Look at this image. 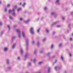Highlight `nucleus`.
<instances>
[{
  "mask_svg": "<svg viewBox=\"0 0 73 73\" xmlns=\"http://www.w3.org/2000/svg\"><path fill=\"white\" fill-rule=\"evenodd\" d=\"M11 66H8L7 68V70H10L11 69Z\"/></svg>",
  "mask_w": 73,
  "mask_h": 73,
  "instance_id": "17",
  "label": "nucleus"
},
{
  "mask_svg": "<svg viewBox=\"0 0 73 73\" xmlns=\"http://www.w3.org/2000/svg\"><path fill=\"white\" fill-rule=\"evenodd\" d=\"M51 69V67H48L47 68L48 72V73H50V70Z\"/></svg>",
  "mask_w": 73,
  "mask_h": 73,
  "instance_id": "11",
  "label": "nucleus"
},
{
  "mask_svg": "<svg viewBox=\"0 0 73 73\" xmlns=\"http://www.w3.org/2000/svg\"><path fill=\"white\" fill-rule=\"evenodd\" d=\"M62 68V66L61 65L59 66H56L55 68V69L56 70H57V69H61Z\"/></svg>",
  "mask_w": 73,
  "mask_h": 73,
  "instance_id": "3",
  "label": "nucleus"
},
{
  "mask_svg": "<svg viewBox=\"0 0 73 73\" xmlns=\"http://www.w3.org/2000/svg\"><path fill=\"white\" fill-rule=\"evenodd\" d=\"M70 41H72V38H70Z\"/></svg>",
  "mask_w": 73,
  "mask_h": 73,
  "instance_id": "53",
  "label": "nucleus"
},
{
  "mask_svg": "<svg viewBox=\"0 0 73 73\" xmlns=\"http://www.w3.org/2000/svg\"><path fill=\"white\" fill-rule=\"evenodd\" d=\"M21 9V8H18V9H17V12H19V11H20Z\"/></svg>",
  "mask_w": 73,
  "mask_h": 73,
  "instance_id": "21",
  "label": "nucleus"
},
{
  "mask_svg": "<svg viewBox=\"0 0 73 73\" xmlns=\"http://www.w3.org/2000/svg\"><path fill=\"white\" fill-rule=\"evenodd\" d=\"M40 28L38 29L37 31V32H39V31H40Z\"/></svg>",
  "mask_w": 73,
  "mask_h": 73,
  "instance_id": "39",
  "label": "nucleus"
},
{
  "mask_svg": "<svg viewBox=\"0 0 73 73\" xmlns=\"http://www.w3.org/2000/svg\"><path fill=\"white\" fill-rule=\"evenodd\" d=\"M61 58L62 60V61H64V58H63V57L62 56H61Z\"/></svg>",
  "mask_w": 73,
  "mask_h": 73,
  "instance_id": "28",
  "label": "nucleus"
},
{
  "mask_svg": "<svg viewBox=\"0 0 73 73\" xmlns=\"http://www.w3.org/2000/svg\"><path fill=\"white\" fill-rule=\"evenodd\" d=\"M25 13H27V11H25Z\"/></svg>",
  "mask_w": 73,
  "mask_h": 73,
  "instance_id": "51",
  "label": "nucleus"
},
{
  "mask_svg": "<svg viewBox=\"0 0 73 73\" xmlns=\"http://www.w3.org/2000/svg\"><path fill=\"white\" fill-rule=\"evenodd\" d=\"M26 73H29L28 72H26Z\"/></svg>",
  "mask_w": 73,
  "mask_h": 73,
  "instance_id": "63",
  "label": "nucleus"
},
{
  "mask_svg": "<svg viewBox=\"0 0 73 73\" xmlns=\"http://www.w3.org/2000/svg\"><path fill=\"white\" fill-rule=\"evenodd\" d=\"M46 33H49V30L48 29H46Z\"/></svg>",
  "mask_w": 73,
  "mask_h": 73,
  "instance_id": "26",
  "label": "nucleus"
},
{
  "mask_svg": "<svg viewBox=\"0 0 73 73\" xmlns=\"http://www.w3.org/2000/svg\"><path fill=\"white\" fill-rule=\"evenodd\" d=\"M6 62L7 65H9V60L8 59H7Z\"/></svg>",
  "mask_w": 73,
  "mask_h": 73,
  "instance_id": "12",
  "label": "nucleus"
},
{
  "mask_svg": "<svg viewBox=\"0 0 73 73\" xmlns=\"http://www.w3.org/2000/svg\"><path fill=\"white\" fill-rule=\"evenodd\" d=\"M26 3H25L22 5V6H23V7H25V6L26 5Z\"/></svg>",
  "mask_w": 73,
  "mask_h": 73,
  "instance_id": "24",
  "label": "nucleus"
},
{
  "mask_svg": "<svg viewBox=\"0 0 73 73\" xmlns=\"http://www.w3.org/2000/svg\"><path fill=\"white\" fill-rule=\"evenodd\" d=\"M59 47H61V44H60L59 45Z\"/></svg>",
  "mask_w": 73,
  "mask_h": 73,
  "instance_id": "49",
  "label": "nucleus"
},
{
  "mask_svg": "<svg viewBox=\"0 0 73 73\" xmlns=\"http://www.w3.org/2000/svg\"><path fill=\"white\" fill-rule=\"evenodd\" d=\"M7 11V8H6L5 10V12H6Z\"/></svg>",
  "mask_w": 73,
  "mask_h": 73,
  "instance_id": "38",
  "label": "nucleus"
},
{
  "mask_svg": "<svg viewBox=\"0 0 73 73\" xmlns=\"http://www.w3.org/2000/svg\"><path fill=\"white\" fill-rule=\"evenodd\" d=\"M35 40L33 41L32 44H35Z\"/></svg>",
  "mask_w": 73,
  "mask_h": 73,
  "instance_id": "43",
  "label": "nucleus"
},
{
  "mask_svg": "<svg viewBox=\"0 0 73 73\" xmlns=\"http://www.w3.org/2000/svg\"><path fill=\"white\" fill-rule=\"evenodd\" d=\"M69 56H70V57H72V54H70Z\"/></svg>",
  "mask_w": 73,
  "mask_h": 73,
  "instance_id": "50",
  "label": "nucleus"
},
{
  "mask_svg": "<svg viewBox=\"0 0 73 73\" xmlns=\"http://www.w3.org/2000/svg\"><path fill=\"white\" fill-rule=\"evenodd\" d=\"M44 52V50H42L40 51V53H42Z\"/></svg>",
  "mask_w": 73,
  "mask_h": 73,
  "instance_id": "30",
  "label": "nucleus"
},
{
  "mask_svg": "<svg viewBox=\"0 0 73 73\" xmlns=\"http://www.w3.org/2000/svg\"><path fill=\"white\" fill-rule=\"evenodd\" d=\"M46 38H44L43 39V42H45V40H46Z\"/></svg>",
  "mask_w": 73,
  "mask_h": 73,
  "instance_id": "23",
  "label": "nucleus"
},
{
  "mask_svg": "<svg viewBox=\"0 0 73 73\" xmlns=\"http://www.w3.org/2000/svg\"><path fill=\"white\" fill-rule=\"evenodd\" d=\"M3 34V31H1L0 34V36L1 37L2 36V35Z\"/></svg>",
  "mask_w": 73,
  "mask_h": 73,
  "instance_id": "25",
  "label": "nucleus"
},
{
  "mask_svg": "<svg viewBox=\"0 0 73 73\" xmlns=\"http://www.w3.org/2000/svg\"><path fill=\"white\" fill-rule=\"evenodd\" d=\"M14 8L15 9H17V6H15Z\"/></svg>",
  "mask_w": 73,
  "mask_h": 73,
  "instance_id": "41",
  "label": "nucleus"
},
{
  "mask_svg": "<svg viewBox=\"0 0 73 73\" xmlns=\"http://www.w3.org/2000/svg\"><path fill=\"white\" fill-rule=\"evenodd\" d=\"M7 7H10V4H8L7 5Z\"/></svg>",
  "mask_w": 73,
  "mask_h": 73,
  "instance_id": "42",
  "label": "nucleus"
},
{
  "mask_svg": "<svg viewBox=\"0 0 73 73\" xmlns=\"http://www.w3.org/2000/svg\"><path fill=\"white\" fill-rule=\"evenodd\" d=\"M33 61L34 64H35V63H36V59H34Z\"/></svg>",
  "mask_w": 73,
  "mask_h": 73,
  "instance_id": "27",
  "label": "nucleus"
},
{
  "mask_svg": "<svg viewBox=\"0 0 73 73\" xmlns=\"http://www.w3.org/2000/svg\"><path fill=\"white\" fill-rule=\"evenodd\" d=\"M16 31L19 33L18 35L19 38H21V35H20V33H21L20 32V29H17Z\"/></svg>",
  "mask_w": 73,
  "mask_h": 73,
  "instance_id": "4",
  "label": "nucleus"
},
{
  "mask_svg": "<svg viewBox=\"0 0 73 73\" xmlns=\"http://www.w3.org/2000/svg\"><path fill=\"white\" fill-rule=\"evenodd\" d=\"M16 27V25H14V28H15V27Z\"/></svg>",
  "mask_w": 73,
  "mask_h": 73,
  "instance_id": "52",
  "label": "nucleus"
},
{
  "mask_svg": "<svg viewBox=\"0 0 73 73\" xmlns=\"http://www.w3.org/2000/svg\"><path fill=\"white\" fill-rule=\"evenodd\" d=\"M28 53H27L25 54V60H26V59H27V58H28Z\"/></svg>",
  "mask_w": 73,
  "mask_h": 73,
  "instance_id": "7",
  "label": "nucleus"
},
{
  "mask_svg": "<svg viewBox=\"0 0 73 73\" xmlns=\"http://www.w3.org/2000/svg\"><path fill=\"white\" fill-rule=\"evenodd\" d=\"M55 33H56V32L55 31H54L52 32V35H54V34H55Z\"/></svg>",
  "mask_w": 73,
  "mask_h": 73,
  "instance_id": "33",
  "label": "nucleus"
},
{
  "mask_svg": "<svg viewBox=\"0 0 73 73\" xmlns=\"http://www.w3.org/2000/svg\"><path fill=\"white\" fill-rule=\"evenodd\" d=\"M50 54H51V52H48L46 54V55L47 56H49Z\"/></svg>",
  "mask_w": 73,
  "mask_h": 73,
  "instance_id": "20",
  "label": "nucleus"
},
{
  "mask_svg": "<svg viewBox=\"0 0 73 73\" xmlns=\"http://www.w3.org/2000/svg\"><path fill=\"white\" fill-rule=\"evenodd\" d=\"M22 34L23 36V38H25V32L24 31H23L22 32Z\"/></svg>",
  "mask_w": 73,
  "mask_h": 73,
  "instance_id": "9",
  "label": "nucleus"
},
{
  "mask_svg": "<svg viewBox=\"0 0 73 73\" xmlns=\"http://www.w3.org/2000/svg\"><path fill=\"white\" fill-rule=\"evenodd\" d=\"M57 23V22H54L52 24V25H56Z\"/></svg>",
  "mask_w": 73,
  "mask_h": 73,
  "instance_id": "18",
  "label": "nucleus"
},
{
  "mask_svg": "<svg viewBox=\"0 0 73 73\" xmlns=\"http://www.w3.org/2000/svg\"><path fill=\"white\" fill-rule=\"evenodd\" d=\"M28 65V66H31V63L29 62Z\"/></svg>",
  "mask_w": 73,
  "mask_h": 73,
  "instance_id": "29",
  "label": "nucleus"
},
{
  "mask_svg": "<svg viewBox=\"0 0 73 73\" xmlns=\"http://www.w3.org/2000/svg\"><path fill=\"white\" fill-rule=\"evenodd\" d=\"M8 50V48H4V50L5 52H6Z\"/></svg>",
  "mask_w": 73,
  "mask_h": 73,
  "instance_id": "22",
  "label": "nucleus"
},
{
  "mask_svg": "<svg viewBox=\"0 0 73 73\" xmlns=\"http://www.w3.org/2000/svg\"><path fill=\"white\" fill-rule=\"evenodd\" d=\"M43 19V17H42L41 18V20H42Z\"/></svg>",
  "mask_w": 73,
  "mask_h": 73,
  "instance_id": "56",
  "label": "nucleus"
},
{
  "mask_svg": "<svg viewBox=\"0 0 73 73\" xmlns=\"http://www.w3.org/2000/svg\"><path fill=\"white\" fill-rule=\"evenodd\" d=\"M51 15L52 16H54V17H57V15H56V13L54 12L52 13H51Z\"/></svg>",
  "mask_w": 73,
  "mask_h": 73,
  "instance_id": "6",
  "label": "nucleus"
},
{
  "mask_svg": "<svg viewBox=\"0 0 73 73\" xmlns=\"http://www.w3.org/2000/svg\"><path fill=\"white\" fill-rule=\"evenodd\" d=\"M54 46V45L53 44H52L51 47V49H53V48Z\"/></svg>",
  "mask_w": 73,
  "mask_h": 73,
  "instance_id": "32",
  "label": "nucleus"
},
{
  "mask_svg": "<svg viewBox=\"0 0 73 73\" xmlns=\"http://www.w3.org/2000/svg\"><path fill=\"white\" fill-rule=\"evenodd\" d=\"M38 20H39V18H38L36 20V21H38Z\"/></svg>",
  "mask_w": 73,
  "mask_h": 73,
  "instance_id": "48",
  "label": "nucleus"
},
{
  "mask_svg": "<svg viewBox=\"0 0 73 73\" xmlns=\"http://www.w3.org/2000/svg\"><path fill=\"white\" fill-rule=\"evenodd\" d=\"M56 57V56H53L52 58H55V57Z\"/></svg>",
  "mask_w": 73,
  "mask_h": 73,
  "instance_id": "46",
  "label": "nucleus"
},
{
  "mask_svg": "<svg viewBox=\"0 0 73 73\" xmlns=\"http://www.w3.org/2000/svg\"><path fill=\"white\" fill-rule=\"evenodd\" d=\"M43 64V62H38V64L39 65H41V64Z\"/></svg>",
  "mask_w": 73,
  "mask_h": 73,
  "instance_id": "19",
  "label": "nucleus"
},
{
  "mask_svg": "<svg viewBox=\"0 0 73 73\" xmlns=\"http://www.w3.org/2000/svg\"><path fill=\"white\" fill-rule=\"evenodd\" d=\"M61 27V26L60 25H58L56 26V27H57V28H59V27Z\"/></svg>",
  "mask_w": 73,
  "mask_h": 73,
  "instance_id": "36",
  "label": "nucleus"
},
{
  "mask_svg": "<svg viewBox=\"0 0 73 73\" xmlns=\"http://www.w3.org/2000/svg\"><path fill=\"white\" fill-rule=\"evenodd\" d=\"M18 59L19 60H20V57H18Z\"/></svg>",
  "mask_w": 73,
  "mask_h": 73,
  "instance_id": "47",
  "label": "nucleus"
},
{
  "mask_svg": "<svg viewBox=\"0 0 73 73\" xmlns=\"http://www.w3.org/2000/svg\"><path fill=\"white\" fill-rule=\"evenodd\" d=\"M37 45L38 46H39V42H37Z\"/></svg>",
  "mask_w": 73,
  "mask_h": 73,
  "instance_id": "37",
  "label": "nucleus"
},
{
  "mask_svg": "<svg viewBox=\"0 0 73 73\" xmlns=\"http://www.w3.org/2000/svg\"><path fill=\"white\" fill-rule=\"evenodd\" d=\"M20 21H22L23 20V18H21L20 19Z\"/></svg>",
  "mask_w": 73,
  "mask_h": 73,
  "instance_id": "40",
  "label": "nucleus"
},
{
  "mask_svg": "<svg viewBox=\"0 0 73 73\" xmlns=\"http://www.w3.org/2000/svg\"><path fill=\"white\" fill-rule=\"evenodd\" d=\"M20 5H22L21 3H20Z\"/></svg>",
  "mask_w": 73,
  "mask_h": 73,
  "instance_id": "60",
  "label": "nucleus"
},
{
  "mask_svg": "<svg viewBox=\"0 0 73 73\" xmlns=\"http://www.w3.org/2000/svg\"><path fill=\"white\" fill-rule=\"evenodd\" d=\"M56 4H60V3H59V0H56Z\"/></svg>",
  "mask_w": 73,
  "mask_h": 73,
  "instance_id": "14",
  "label": "nucleus"
},
{
  "mask_svg": "<svg viewBox=\"0 0 73 73\" xmlns=\"http://www.w3.org/2000/svg\"><path fill=\"white\" fill-rule=\"evenodd\" d=\"M15 38H16V36H13L12 38V41H13V40H15Z\"/></svg>",
  "mask_w": 73,
  "mask_h": 73,
  "instance_id": "16",
  "label": "nucleus"
},
{
  "mask_svg": "<svg viewBox=\"0 0 73 73\" xmlns=\"http://www.w3.org/2000/svg\"><path fill=\"white\" fill-rule=\"evenodd\" d=\"M70 27V24H69L68 25V27Z\"/></svg>",
  "mask_w": 73,
  "mask_h": 73,
  "instance_id": "55",
  "label": "nucleus"
},
{
  "mask_svg": "<svg viewBox=\"0 0 73 73\" xmlns=\"http://www.w3.org/2000/svg\"><path fill=\"white\" fill-rule=\"evenodd\" d=\"M72 36H73V33L72 34Z\"/></svg>",
  "mask_w": 73,
  "mask_h": 73,
  "instance_id": "64",
  "label": "nucleus"
},
{
  "mask_svg": "<svg viewBox=\"0 0 73 73\" xmlns=\"http://www.w3.org/2000/svg\"><path fill=\"white\" fill-rule=\"evenodd\" d=\"M64 73H67L66 71H65Z\"/></svg>",
  "mask_w": 73,
  "mask_h": 73,
  "instance_id": "62",
  "label": "nucleus"
},
{
  "mask_svg": "<svg viewBox=\"0 0 73 73\" xmlns=\"http://www.w3.org/2000/svg\"><path fill=\"white\" fill-rule=\"evenodd\" d=\"M8 28L9 29V30L10 29H11V28H10V27H9V26L8 25Z\"/></svg>",
  "mask_w": 73,
  "mask_h": 73,
  "instance_id": "44",
  "label": "nucleus"
},
{
  "mask_svg": "<svg viewBox=\"0 0 73 73\" xmlns=\"http://www.w3.org/2000/svg\"><path fill=\"white\" fill-rule=\"evenodd\" d=\"M57 60H56L53 63V64H55V63H57Z\"/></svg>",
  "mask_w": 73,
  "mask_h": 73,
  "instance_id": "35",
  "label": "nucleus"
},
{
  "mask_svg": "<svg viewBox=\"0 0 73 73\" xmlns=\"http://www.w3.org/2000/svg\"><path fill=\"white\" fill-rule=\"evenodd\" d=\"M16 45V43H15L13 45L12 49H14Z\"/></svg>",
  "mask_w": 73,
  "mask_h": 73,
  "instance_id": "15",
  "label": "nucleus"
},
{
  "mask_svg": "<svg viewBox=\"0 0 73 73\" xmlns=\"http://www.w3.org/2000/svg\"><path fill=\"white\" fill-rule=\"evenodd\" d=\"M28 44H29V39L28 38L26 39V45L27 46L26 49L27 50L28 48Z\"/></svg>",
  "mask_w": 73,
  "mask_h": 73,
  "instance_id": "2",
  "label": "nucleus"
},
{
  "mask_svg": "<svg viewBox=\"0 0 73 73\" xmlns=\"http://www.w3.org/2000/svg\"><path fill=\"white\" fill-rule=\"evenodd\" d=\"M0 4H1V1H0Z\"/></svg>",
  "mask_w": 73,
  "mask_h": 73,
  "instance_id": "59",
  "label": "nucleus"
},
{
  "mask_svg": "<svg viewBox=\"0 0 73 73\" xmlns=\"http://www.w3.org/2000/svg\"><path fill=\"white\" fill-rule=\"evenodd\" d=\"M29 21H30V19H28L27 21H25L24 22L25 24H28L29 22Z\"/></svg>",
  "mask_w": 73,
  "mask_h": 73,
  "instance_id": "8",
  "label": "nucleus"
},
{
  "mask_svg": "<svg viewBox=\"0 0 73 73\" xmlns=\"http://www.w3.org/2000/svg\"><path fill=\"white\" fill-rule=\"evenodd\" d=\"M71 3H72V6H73V2H71Z\"/></svg>",
  "mask_w": 73,
  "mask_h": 73,
  "instance_id": "58",
  "label": "nucleus"
},
{
  "mask_svg": "<svg viewBox=\"0 0 73 73\" xmlns=\"http://www.w3.org/2000/svg\"><path fill=\"white\" fill-rule=\"evenodd\" d=\"M67 32L68 33H69V30L67 31Z\"/></svg>",
  "mask_w": 73,
  "mask_h": 73,
  "instance_id": "61",
  "label": "nucleus"
},
{
  "mask_svg": "<svg viewBox=\"0 0 73 73\" xmlns=\"http://www.w3.org/2000/svg\"><path fill=\"white\" fill-rule=\"evenodd\" d=\"M37 53V50L35 49L34 52V54H36Z\"/></svg>",
  "mask_w": 73,
  "mask_h": 73,
  "instance_id": "13",
  "label": "nucleus"
},
{
  "mask_svg": "<svg viewBox=\"0 0 73 73\" xmlns=\"http://www.w3.org/2000/svg\"><path fill=\"white\" fill-rule=\"evenodd\" d=\"M9 19H11V20H12L13 19V18L12 17L10 16H9Z\"/></svg>",
  "mask_w": 73,
  "mask_h": 73,
  "instance_id": "31",
  "label": "nucleus"
},
{
  "mask_svg": "<svg viewBox=\"0 0 73 73\" xmlns=\"http://www.w3.org/2000/svg\"><path fill=\"white\" fill-rule=\"evenodd\" d=\"M73 12H72L71 13V15H72V16H73Z\"/></svg>",
  "mask_w": 73,
  "mask_h": 73,
  "instance_id": "54",
  "label": "nucleus"
},
{
  "mask_svg": "<svg viewBox=\"0 0 73 73\" xmlns=\"http://www.w3.org/2000/svg\"><path fill=\"white\" fill-rule=\"evenodd\" d=\"M15 9L14 8L12 10H9V13H11V12H12V15L13 16H15L16 15V14L15 13Z\"/></svg>",
  "mask_w": 73,
  "mask_h": 73,
  "instance_id": "1",
  "label": "nucleus"
},
{
  "mask_svg": "<svg viewBox=\"0 0 73 73\" xmlns=\"http://www.w3.org/2000/svg\"><path fill=\"white\" fill-rule=\"evenodd\" d=\"M62 19L63 20H65V17H62Z\"/></svg>",
  "mask_w": 73,
  "mask_h": 73,
  "instance_id": "34",
  "label": "nucleus"
},
{
  "mask_svg": "<svg viewBox=\"0 0 73 73\" xmlns=\"http://www.w3.org/2000/svg\"><path fill=\"white\" fill-rule=\"evenodd\" d=\"M0 25L1 26L2 25V23H0Z\"/></svg>",
  "mask_w": 73,
  "mask_h": 73,
  "instance_id": "57",
  "label": "nucleus"
},
{
  "mask_svg": "<svg viewBox=\"0 0 73 73\" xmlns=\"http://www.w3.org/2000/svg\"><path fill=\"white\" fill-rule=\"evenodd\" d=\"M20 52L21 54H23V53H24V51L23 49L21 48L20 49Z\"/></svg>",
  "mask_w": 73,
  "mask_h": 73,
  "instance_id": "10",
  "label": "nucleus"
},
{
  "mask_svg": "<svg viewBox=\"0 0 73 73\" xmlns=\"http://www.w3.org/2000/svg\"><path fill=\"white\" fill-rule=\"evenodd\" d=\"M47 9V7H45L44 8V10H45V11H46V10Z\"/></svg>",
  "mask_w": 73,
  "mask_h": 73,
  "instance_id": "45",
  "label": "nucleus"
},
{
  "mask_svg": "<svg viewBox=\"0 0 73 73\" xmlns=\"http://www.w3.org/2000/svg\"><path fill=\"white\" fill-rule=\"evenodd\" d=\"M33 28H31L30 29V31L31 34H34V30Z\"/></svg>",
  "mask_w": 73,
  "mask_h": 73,
  "instance_id": "5",
  "label": "nucleus"
}]
</instances>
